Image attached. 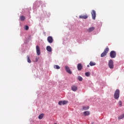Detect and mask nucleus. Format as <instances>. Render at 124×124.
Instances as JSON below:
<instances>
[{
    "mask_svg": "<svg viewBox=\"0 0 124 124\" xmlns=\"http://www.w3.org/2000/svg\"><path fill=\"white\" fill-rule=\"evenodd\" d=\"M114 96L115 99H119V97H120V90L119 89L115 91Z\"/></svg>",
    "mask_w": 124,
    "mask_h": 124,
    "instance_id": "obj_1",
    "label": "nucleus"
},
{
    "mask_svg": "<svg viewBox=\"0 0 124 124\" xmlns=\"http://www.w3.org/2000/svg\"><path fill=\"white\" fill-rule=\"evenodd\" d=\"M109 52V48L106 47L104 52L101 54V58H103V57H105L107 55V53Z\"/></svg>",
    "mask_w": 124,
    "mask_h": 124,
    "instance_id": "obj_2",
    "label": "nucleus"
},
{
    "mask_svg": "<svg viewBox=\"0 0 124 124\" xmlns=\"http://www.w3.org/2000/svg\"><path fill=\"white\" fill-rule=\"evenodd\" d=\"M116 51L112 50L110 52V57L111 59H114L116 58Z\"/></svg>",
    "mask_w": 124,
    "mask_h": 124,
    "instance_id": "obj_3",
    "label": "nucleus"
},
{
    "mask_svg": "<svg viewBox=\"0 0 124 124\" xmlns=\"http://www.w3.org/2000/svg\"><path fill=\"white\" fill-rule=\"evenodd\" d=\"M108 66L109 68L111 69H112V68H114V64L113 63V60H110L108 62Z\"/></svg>",
    "mask_w": 124,
    "mask_h": 124,
    "instance_id": "obj_4",
    "label": "nucleus"
},
{
    "mask_svg": "<svg viewBox=\"0 0 124 124\" xmlns=\"http://www.w3.org/2000/svg\"><path fill=\"white\" fill-rule=\"evenodd\" d=\"M91 14L92 16V19H93V20H95V17H96V13L95 11H94V10H93L91 12Z\"/></svg>",
    "mask_w": 124,
    "mask_h": 124,
    "instance_id": "obj_5",
    "label": "nucleus"
},
{
    "mask_svg": "<svg viewBox=\"0 0 124 124\" xmlns=\"http://www.w3.org/2000/svg\"><path fill=\"white\" fill-rule=\"evenodd\" d=\"M65 69L67 73H69V74H72V72L70 70V68H69L68 66H65Z\"/></svg>",
    "mask_w": 124,
    "mask_h": 124,
    "instance_id": "obj_6",
    "label": "nucleus"
},
{
    "mask_svg": "<svg viewBox=\"0 0 124 124\" xmlns=\"http://www.w3.org/2000/svg\"><path fill=\"white\" fill-rule=\"evenodd\" d=\"M47 39L48 43H53V41H54V39H53V37L52 36H48Z\"/></svg>",
    "mask_w": 124,
    "mask_h": 124,
    "instance_id": "obj_7",
    "label": "nucleus"
},
{
    "mask_svg": "<svg viewBox=\"0 0 124 124\" xmlns=\"http://www.w3.org/2000/svg\"><path fill=\"white\" fill-rule=\"evenodd\" d=\"M36 50L37 55H38V56H39V55H40V47H39V46H36Z\"/></svg>",
    "mask_w": 124,
    "mask_h": 124,
    "instance_id": "obj_8",
    "label": "nucleus"
},
{
    "mask_svg": "<svg viewBox=\"0 0 124 124\" xmlns=\"http://www.w3.org/2000/svg\"><path fill=\"white\" fill-rule=\"evenodd\" d=\"M77 68L78 70L79 71H81V70H82V69H83V66L82 65V64L78 63L77 65Z\"/></svg>",
    "mask_w": 124,
    "mask_h": 124,
    "instance_id": "obj_9",
    "label": "nucleus"
},
{
    "mask_svg": "<svg viewBox=\"0 0 124 124\" xmlns=\"http://www.w3.org/2000/svg\"><path fill=\"white\" fill-rule=\"evenodd\" d=\"M88 17L89 16H88V15H85L79 16V19H88Z\"/></svg>",
    "mask_w": 124,
    "mask_h": 124,
    "instance_id": "obj_10",
    "label": "nucleus"
},
{
    "mask_svg": "<svg viewBox=\"0 0 124 124\" xmlns=\"http://www.w3.org/2000/svg\"><path fill=\"white\" fill-rule=\"evenodd\" d=\"M71 90L73 92H76V91H77V90H78V88H77V86H76L75 85H73L71 87Z\"/></svg>",
    "mask_w": 124,
    "mask_h": 124,
    "instance_id": "obj_11",
    "label": "nucleus"
},
{
    "mask_svg": "<svg viewBox=\"0 0 124 124\" xmlns=\"http://www.w3.org/2000/svg\"><path fill=\"white\" fill-rule=\"evenodd\" d=\"M95 28L93 27H90L88 29H87V31L88 32H92V31H94Z\"/></svg>",
    "mask_w": 124,
    "mask_h": 124,
    "instance_id": "obj_12",
    "label": "nucleus"
},
{
    "mask_svg": "<svg viewBox=\"0 0 124 124\" xmlns=\"http://www.w3.org/2000/svg\"><path fill=\"white\" fill-rule=\"evenodd\" d=\"M46 51L48 52H52V47L50 46H46Z\"/></svg>",
    "mask_w": 124,
    "mask_h": 124,
    "instance_id": "obj_13",
    "label": "nucleus"
},
{
    "mask_svg": "<svg viewBox=\"0 0 124 124\" xmlns=\"http://www.w3.org/2000/svg\"><path fill=\"white\" fill-rule=\"evenodd\" d=\"M83 114H84V116H89V115H90V112L89 111H84L83 112Z\"/></svg>",
    "mask_w": 124,
    "mask_h": 124,
    "instance_id": "obj_14",
    "label": "nucleus"
},
{
    "mask_svg": "<svg viewBox=\"0 0 124 124\" xmlns=\"http://www.w3.org/2000/svg\"><path fill=\"white\" fill-rule=\"evenodd\" d=\"M89 64L91 66H93V65H95L96 64V63H95V62H90Z\"/></svg>",
    "mask_w": 124,
    "mask_h": 124,
    "instance_id": "obj_15",
    "label": "nucleus"
},
{
    "mask_svg": "<svg viewBox=\"0 0 124 124\" xmlns=\"http://www.w3.org/2000/svg\"><path fill=\"white\" fill-rule=\"evenodd\" d=\"M26 17L24 16H20V19L21 21H24Z\"/></svg>",
    "mask_w": 124,
    "mask_h": 124,
    "instance_id": "obj_16",
    "label": "nucleus"
},
{
    "mask_svg": "<svg viewBox=\"0 0 124 124\" xmlns=\"http://www.w3.org/2000/svg\"><path fill=\"white\" fill-rule=\"evenodd\" d=\"M43 117H44V114H41L40 115H39L38 119H39V120H41L43 118Z\"/></svg>",
    "mask_w": 124,
    "mask_h": 124,
    "instance_id": "obj_17",
    "label": "nucleus"
},
{
    "mask_svg": "<svg viewBox=\"0 0 124 124\" xmlns=\"http://www.w3.org/2000/svg\"><path fill=\"white\" fill-rule=\"evenodd\" d=\"M27 58L28 62H29V63H31V59H30V56L28 55L27 56Z\"/></svg>",
    "mask_w": 124,
    "mask_h": 124,
    "instance_id": "obj_18",
    "label": "nucleus"
},
{
    "mask_svg": "<svg viewBox=\"0 0 124 124\" xmlns=\"http://www.w3.org/2000/svg\"><path fill=\"white\" fill-rule=\"evenodd\" d=\"M54 68L55 69H60V68H61V67H60V66L58 65H55L54 66Z\"/></svg>",
    "mask_w": 124,
    "mask_h": 124,
    "instance_id": "obj_19",
    "label": "nucleus"
},
{
    "mask_svg": "<svg viewBox=\"0 0 124 124\" xmlns=\"http://www.w3.org/2000/svg\"><path fill=\"white\" fill-rule=\"evenodd\" d=\"M118 105L119 107H122V106H123V103L122 102V101H119L118 103Z\"/></svg>",
    "mask_w": 124,
    "mask_h": 124,
    "instance_id": "obj_20",
    "label": "nucleus"
},
{
    "mask_svg": "<svg viewBox=\"0 0 124 124\" xmlns=\"http://www.w3.org/2000/svg\"><path fill=\"white\" fill-rule=\"evenodd\" d=\"M62 105H65V104H67L68 102L67 101H62Z\"/></svg>",
    "mask_w": 124,
    "mask_h": 124,
    "instance_id": "obj_21",
    "label": "nucleus"
},
{
    "mask_svg": "<svg viewBox=\"0 0 124 124\" xmlns=\"http://www.w3.org/2000/svg\"><path fill=\"white\" fill-rule=\"evenodd\" d=\"M90 108L89 107H83L82 109L83 110H88Z\"/></svg>",
    "mask_w": 124,
    "mask_h": 124,
    "instance_id": "obj_22",
    "label": "nucleus"
},
{
    "mask_svg": "<svg viewBox=\"0 0 124 124\" xmlns=\"http://www.w3.org/2000/svg\"><path fill=\"white\" fill-rule=\"evenodd\" d=\"M78 81H82L83 80V78L80 76H78Z\"/></svg>",
    "mask_w": 124,
    "mask_h": 124,
    "instance_id": "obj_23",
    "label": "nucleus"
},
{
    "mask_svg": "<svg viewBox=\"0 0 124 124\" xmlns=\"http://www.w3.org/2000/svg\"><path fill=\"white\" fill-rule=\"evenodd\" d=\"M90 75H91V74L90 73V72L85 73V76H86L87 77H89Z\"/></svg>",
    "mask_w": 124,
    "mask_h": 124,
    "instance_id": "obj_24",
    "label": "nucleus"
},
{
    "mask_svg": "<svg viewBox=\"0 0 124 124\" xmlns=\"http://www.w3.org/2000/svg\"><path fill=\"white\" fill-rule=\"evenodd\" d=\"M58 104H59V105H62V101H60L58 102Z\"/></svg>",
    "mask_w": 124,
    "mask_h": 124,
    "instance_id": "obj_25",
    "label": "nucleus"
},
{
    "mask_svg": "<svg viewBox=\"0 0 124 124\" xmlns=\"http://www.w3.org/2000/svg\"><path fill=\"white\" fill-rule=\"evenodd\" d=\"M25 29L26 31H29V26H25Z\"/></svg>",
    "mask_w": 124,
    "mask_h": 124,
    "instance_id": "obj_26",
    "label": "nucleus"
},
{
    "mask_svg": "<svg viewBox=\"0 0 124 124\" xmlns=\"http://www.w3.org/2000/svg\"><path fill=\"white\" fill-rule=\"evenodd\" d=\"M36 62H38V58H36Z\"/></svg>",
    "mask_w": 124,
    "mask_h": 124,
    "instance_id": "obj_27",
    "label": "nucleus"
},
{
    "mask_svg": "<svg viewBox=\"0 0 124 124\" xmlns=\"http://www.w3.org/2000/svg\"><path fill=\"white\" fill-rule=\"evenodd\" d=\"M87 67H90V65H88Z\"/></svg>",
    "mask_w": 124,
    "mask_h": 124,
    "instance_id": "obj_28",
    "label": "nucleus"
}]
</instances>
